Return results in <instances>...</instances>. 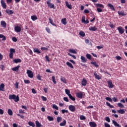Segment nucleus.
Segmentation results:
<instances>
[{
	"label": "nucleus",
	"mask_w": 127,
	"mask_h": 127,
	"mask_svg": "<svg viewBox=\"0 0 127 127\" xmlns=\"http://www.w3.org/2000/svg\"><path fill=\"white\" fill-rule=\"evenodd\" d=\"M9 99L14 100V102H17L19 101V97H18V96H16L15 94L9 95Z\"/></svg>",
	"instance_id": "obj_1"
},
{
	"label": "nucleus",
	"mask_w": 127,
	"mask_h": 127,
	"mask_svg": "<svg viewBox=\"0 0 127 127\" xmlns=\"http://www.w3.org/2000/svg\"><path fill=\"white\" fill-rule=\"evenodd\" d=\"M13 53H15V50L13 48L10 49V53L9 54L10 59H12V58H13Z\"/></svg>",
	"instance_id": "obj_2"
},
{
	"label": "nucleus",
	"mask_w": 127,
	"mask_h": 127,
	"mask_svg": "<svg viewBox=\"0 0 127 127\" xmlns=\"http://www.w3.org/2000/svg\"><path fill=\"white\" fill-rule=\"evenodd\" d=\"M51 0H48L47 1V4L48 5V7H50V8H53L54 9H55V6H54V4H52V3L51 2Z\"/></svg>",
	"instance_id": "obj_3"
},
{
	"label": "nucleus",
	"mask_w": 127,
	"mask_h": 127,
	"mask_svg": "<svg viewBox=\"0 0 127 127\" xmlns=\"http://www.w3.org/2000/svg\"><path fill=\"white\" fill-rule=\"evenodd\" d=\"M117 29L120 34H123V33L125 32V29H124L122 26L118 27Z\"/></svg>",
	"instance_id": "obj_4"
},
{
	"label": "nucleus",
	"mask_w": 127,
	"mask_h": 127,
	"mask_svg": "<svg viewBox=\"0 0 127 127\" xmlns=\"http://www.w3.org/2000/svg\"><path fill=\"white\" fill-rule=\"evenodd\" d=\"M27 74H28V76L29 77V78H32L33 77V72H32V71L29 69L27 70Z\"/></svg>",
	"instance_id": "obj_5"
},
{
	"label": "nucleus",
	"mask_w": 127,
	"mask_h": 127,
	"mask_svg": "<svg viewBox=\"0 0 127 127\" xmlns=\"http://www.w3.org/2000/svg\"><path fill=\"white\" fill-rule=\"evenodd\" d=\"M68 109L72 113H74L76 111V108L73 105H69L68 106Z\"/></svg>",
	"instance_id": "obj_6"
},
{
	"label": "nucleus",
	"mask_w": 127,
	"mask_h": 127,
	"mask_svg": "<svg viewBox=\"0 0 127 127\" xmlns=\"http://www.w3.org/2000/svg\"><path fill=\"white\" fill-rule=\"evenodd\" d=\"M107 83L108 84V87L109 89H113V88H114V84H113L112 80L108 81Z\"/></svg>",
	"instance_id": "obj_7"
},
{
	"label": "nucleus",
	"mask_w": 127,
	"mask_h": 127,
	"mask_svg": "<svg viewBox=\"0 0 127 127\" xmlns=\"http://www.w3.org/2000/svg\"><path fill=\"white\" fill-rule=\"evenodd\" d=\"M76 97L79 99H82L84 97V94L82 92H77L76 93Z\"/></svg>",
	"instance_id": "obj_8"
},
{
	"label": "nucleus",
	"mask_w": 127,
	"mask_h": 127,
	"mask_svg": "<svg viewBox=\"0 0 127 127\" xmlns=\"http://www.w3.org/2000/svg\"><path fill=\"white\" fill-rule=\"evenodd\" d=\"M0 3L1 4L2 7H3V8H4V9H5L6 8V4H5V2H4V0H1Z\"/></svg>",
	"instance_id": "obj_9"
},
{
	"label": "nucleus",
	"mask_w": 127,
	"mask_h": 127,
	"mask_svg": "<svg viewBox=\"0 0 127 127\" xmlns=\"http://www.w3.org/2000/svg\"><path fill=\"white\" fill-rule=\"evenodd\" d=\"M107 6H108V7H110L111 10H113V11H115V10H116V9H115V7H114V5L111 3H108L107 4Z\"/></svg>",
	"instance_id": "obj_10"
},
{
	"label": "nucleus",
	"mask_w": 127,
	"mask_h": 127,
	"mask_svg": "<svg viewBox=\"0 0 127 127\" xmlns=\"http://www.w3.org/2000/svg\"><path fill=\"white\" fill-rule=\"evenodd\" d=\"M112 123L113 124V125H114L115 127H122V126H121V125H120V124H119L117 122H116L115 120H113L112 121Z\"/></svg>",
	"instance_id": "obj_11"
},
{
	"label": "nucleus",
	"mask_w": 127,
	"mask_h": 127,
	"mask_svg": "<svg viewBox=\"0 0 127 127\" xmlns=\"http://www.w3.org/2000/svg\"><path fill=\"white\" fill-rule=\"evenodd\" d=\"M14 30L16 32H20V31H21V28L18 26H17L15 27Z\"/></svg>",
	"instance_id": "obj_12"
},
{
	"label": "nucleus",
	"mask_w": 127,
	"mask_h": 127,
	"mask_svg": "<svg viewBox=\"0 0 127 127\" xmlns=\"http://www.w3.org/2000/svg\"><path fill=\"white\" fill-rule=\"evenodd\" d=\"M33 52H34V53H37V54H40V53H41V52H40V51H39L38 48H33Z\"/></svg>",
	"instance_id": "obj_13"
},
{
	"label": "nucleus",
	"mask_w": 127,
	"mask_h": 127,
	"mask_svg": "<svg viewBox=\"0 0 127 127\" xmlns=\"http://www.w3.org/2000/svg\"><path fill=\"white\" fill-rule=\"evenodd\" d=\"M89 126L91 127H97V124L95 122H89Z\"/></svg>",
	"instance_id": "obj_14"
},
{
	"label": "nucleus",
	"mask_w": 127,
	"mask_h": 127,
	"mask_svg": "<svg viewBox=\"0 0 127 127\" xmlns=\"http://www.w3.org/2000/svg\"><path fill=\"white\" fill-rule=\"evenodd\" d=\"M96 7H100V8H104L105 6L103 5V4L101 3H96L95 4Z\"/></svg>",
	"instance_id": "obj_15"
},
{
	"label": "nucleus",
	"mask_w": 127,
	"mask_h": 127,
	"mask_svg": "<svg viewBox=\"0 0 127 127\" xmlns=\"http://www.w3.org/2000/svg\"><path fill=\"white\" fill-rule=\"evenodd\" d=\"M80 59H81L82 62H83V63H86L87 62V59H86V58H85L83 56H81Z\"/></svg>",
	"instance_id": "obj_16"
},
{
	"label": "nucleus",
	"mask_w": 127,
	"mask_h": 127,
	"mask_svg": "<svg viewBox=\"0 0 127 127\" xmlns=\"http://www.w3.org/2000/svg\"><path fill=\"white\" fill-rule=\"evenodd\" d=\"M0 91H2V92H4V84L1 83L0 85Z\"/></svg>",
	"instance_id": "obj_17"
},
{
	"label": "nucleus",
	"mask_w": 127,
	"mask_h": 127,
	"mask_svg": "<svg viewBox=\"0 0 127 127\" xmlns=\"http://www.w3.org/2000/svg\"><path fill=\"white\" fill-rule=\"evenodd\" d=\"M5 12L7 14L10 15L13 13V11L12 10L6 9Z\"/></svg>",
	"instance_id": "obj_18"
},
{
	"label": "nucleus",
	"mask_w": 127,
	"mask_h": 127,
	"mask_svg": "<svg viewBox=\"0 0 127 127\" xmlns=\"http://www.w3.org/2000/svg\"><path fill=\"white\" fill-rule=\"evenodd\" d=\"M117 112H118L119 114H121V115H124V114L126 113V111H125V109H120L119 110H118Z\"/></svg>",
	"instance_id": "obj_19"
},
{
	"label": "nucleus",
	"mask_w": 127,
	"mask_h": 127,
	"mask_svg": "<svg viewBox=\"0 0 127 127\" xmlns=\"http://www.w3.org/2000/svg\"><path fill=\"white\" fill-rule=\"evenodd\" d=\"M61 21L62 23L64 24V25H66L67 24V19L65 18L62 19Z\"/></svg>",
	"instance_id": "obj_20"
},
{
	"label": "nucleus",
	"mask_w": 127,
	"mask_h": 127,
	"mask_svg": "<svg viewBox=\"0 0 127 127\" xmlns=\"http://www.w3.org/2000/svg\"><path fill=\"white\" fill-rule=\"evenodd\" d=\"M65 5L69 9H72V5L69 4V2L67 1H65Z\"/></svg>",
	"instance_id": "obj_21"
},
{
	"label": "nucleus",
	"mask_w": 127,
	"mask_h": 127,
	"mask_svg": "<svg viewBox=\"0 0 127 127\" xmlns=\"http://www.w3.org/2000/svg\"><path fill=\"white\" fill-rule=\"evenodd\" d=\"M118 13L119 15H122V16H125L126 15H127V14L125 13L124 11L123 12V11H119L118 12Z\"/></svg>",
	"instance_id": "obj_22"
},
{
	"label": "nucleus",
	"mask_w": 127,
	"mask_h": 127,
	"mask_svg": "<svg viewBox=\"0 0 127 127\" xmlns=\"http://www.w3.org/2000/svg\"><path fill=\"white\" fill-rule=\"evenodd\" d=\"M94 76H95L96 79H97V80H100V79H101V76H100L99 75H98V74L97 73V72H95L94 73Z\"/></svg>",
	"instance_id": "obj_23"
},
{
	"label": "nucleus",
	"mask_w": 127,
	"mask_h": 127,
	"mask_svg": "<svg viewBox=\"0 0 127 127\" xmlns=\"http://www.w3.org/2000/svg\"><path fill=\"white\" fill-rule=\"evenodd\" d=\"M66 64L67 66H68V67H70V68H71L72 69H74V66H73L72 64H71L70 63L67 62L66 63Z\"/></svg>",
	"instance_id": "obj_24"
},
{
	"label": "nucleus",
	"mask_w": 127,
	"mask_h": 127,
	"mask_svg": "<svg viewBox=\"0 0 127 127\" xmlns=\"http://www.w3.org/2000/svg\"><path fill=\"white\" fill-rule=\"evenodd\" d=\"M0 24L2 27H6V23L4 21H1Z\"/></svg>",
	"instance_id": "obj_25"
},
{
	"label": "nucleus",
	"mask_w": 127,
	"mask_h": 127,
	"mask_svg": "<svg viewBox=\"0 0 127 127\" xmlns=\"http://www.w3.org/2000/svg\"><path fill=\"white\" fill-rule=\"evenodd\" d=\"M89 29L91 30V31H96L98 28L95 26L90 27Z\"/></svg>",
	"instance_id": "obj_26"
},
{
	"label": "nucleus",
	"mask_w": 127,
	"mask_h": 127,
	"mask_svg": "<svg viewBox=\"0 0 127 127\" xmlns=\"http://www.w3.org/2000/svg\"><path fill=\"white\" fill-rule=\"evenodd\" d=\"M20 68V65H17V66L15 67L12 68V71H16L17 70H18Z\"/></svg>",
	"instance_id": "obj_27"
},
{
	"label": "nucleus",
	"mask_w": 127,
	"mask_h": 127,
	"mask_svg": "<svg viewBox=\"0 0 127 127\" xmlns=\"http://www.w3.org/2000/svg\"><path fill=\"white\" fill-rule=\"evenodd\" d=\"M29 126H30V127H35V124H34V123L30 121L28 123Z\"/></svg>",
	"instance_id": "obj_28"
},
{
	"label": "nucleus",
	"mask_w": 127,
	"mask_h": 127,
	"mask_svg": "<svg viewBox=\"0 0 127 127\" xmlns=\"http://www.w3.org/2000/svg\"><path fill=\"white\" fill-rule=\"evenodd\" d=\"M31 18L32 19V20H33V21H35V20H37V16H36V15H32L31 16Z\"/></svg>",
	"instance_id": "obj_29"
},
{
	"label": "nucleus",
	"mask_w": 127,
	"mask_h": 127,
	"mask_svg": "<svg viewBox=\"0 0 127 127\" xmlns=\"http://www.w3.org/2000/svg\"><path fill=\"white\" fill-rule=\"evenodd\" d=\"M49 20L50 23H51L52 25H53L54 26H56V25L54 23V22H53V20H52L51 18H49Z\"/></svg>",
	"instance_id": "obj_30"
},
{
	"label": "nucleus",
	"mask_w": 127,
	"mask_h": 127,
	"mask_svg": "<svg viewBox=\"0 0 127 127\" xmlns=\"http://www.w3.org/2000/svg\"><path fill=\"white\" fill-rule=\"evenodd\" d=\"M0 38H2V40L3 41H5V40H6V37L2 34H0Z\"/></svg>",
	"instance_id": "obj_31"
},
{
	"label": "nucleus",
	"mask_w": 127,
	"mask_h": 127,
	"mask_svg": "<svg viewBox=\"0 0 127 127\" xmlns=\"http://www.w3.org/2000/svg\"><path fill=\"white\" fill-rule=\"evenodd\" d=\"M69 52H70V53H73V54H77V52L74 49H69Z\"/></svg>",
	"instance_id": "obj_32"
},
{
	"label": "nucleus",
	"mask_w": 127,
	"mask_h": 127,
	"mask_svg": "<svg viewBox=\"0 0 127 127\" xmlns=\"http://www.w3.org/2000/svg\"><path fill=\"white\" fill-rule=\"evenodd\" d=\"M82 86H86L87 85V80H82L81 81Z\"/></svg>",
	"instance_id": "obj_33"
},
{
	"label": "nucleus",
	"mask_w": 127,
	"mask_h": 127,
	"mask_svg": "<svg viewBox=\"0 0 127 127\" xmlns=\"http://www.w3.org/2000/svg\"><path fill=\"white\" fill-rule=\"evenodd\" d=\"M66 120H64L63 123L60 124V126L61 127H64V126H66Z\"/></svg>",
	"instance_id": "obj_34"
},
{
	"label": "nucleus",
	"mask_w": 127,
	"mask_h": 127,
	"mask_svg": "<svg viewBox=\"0 0 127 127\" xmlns=\"http://www.w3.org/2000/svg\"><path fill=\"white\" fill-rule=\"evenodd\" d=\"M90 63L92 65H94L95 67H99V65L96 62H91Z\"/></svg>",
	"instance_id": "obj_35"
},
{
	"label": "nucleus",
	"mask_w": 127,
	"mask_h": 127,
	"mask_svg": "<svg viewBox=\"0 0 127 127\" xmlns=\"http://www.w3.org/2000/svg\"><path fill=\"white\" fill-rule=\"evenodd\" d=\"M35 124L36 127H41V124H40V123H39V122L36 121Z\"/></svg>",
	"instance_id": "obj_36"
},
{
	"label": "nucleus",
	"mask_w": 127,
	"mask_h": 127,
	"mask_svg": "<svg viewBox=\"0 0 127 127\" xmlns=\"http://www.w3.org/2000/svg\"><path fill=\"white\" fill-rule=\"evenodd\" d=\"M13 61L16 64L21 63V60L20 59H15Z\"/></svg>",
	"instance_id": "obj_37"
},
{
	"label": "nucleus",
	"mask_w": 127,
	"mask_h": 127,
	"mask_svg": "<svg viewBox=\"0 0 127 127\" xmlns=\"http://www.w3.org/2000/svg\"><path fill=\"white\" fill-rule=\"evenodd\" d=\"M8 115H9V116H12V115H13V113L11 109L8 110Z\"/></svg>",
	"instance_id": "obj_38"
},
{
	"label": "nucleus",
	"mask_w": 127,
	"mask_h": 127,
	"mask_svg": "<svg viewBox=\"0 0 127 127\" xmlns=\"http://www.w3.org/2000/svg\"><path fill=\"white\" fill-rule=\"evenodd\" d=\"M79 119L81 121H85V120H86V117L84 116L83 115H81Z\"/></svg>",
	"instance_id": "obj_39"
},
{
	"label": "nucleus",
	"mask_w": 127,
	"mask_h": 127,
	"mask_svg": "<svg viewBox=\"0 0 127 127\" xmlns=\"http://www.w3.org/2000/svg\"><path fill=\"white\" fill-rule=\"evenodd\" d=\"M65 94L66 95H67V96H69V95H71V94H70V90L69 89H65Z\"/></svg>",
	"instance_id": "obj_40"
},
{
	"label": "nucleus",
	"mask_w": 127,
	"mask_h": 127,
	"mask_svg": "<svg viewBox=\"0 0 127 127\" xmlns=\"http://www.w3.org/2000/svg\"><path fill=\"white\" fill-rule=\"evenodd\" d=\"M118 106L119 108H122V109H124V108H125V106H124V105H123L122 103H118Z\"/></svg>",
	"instance_id": "obj_41"
},
{
	"label": "nucleus",
	"mask_w": 127,
	"mask_h": 127,
	"mask_svg": "<svg viewBox=\"0 0 127 127\" xmlns=\"http://www.w3.org/2000/svg\"><path fill=\"white\" fill-rule=\"evenodd\" d=\"M47 119L48 120H49V121H50V122L54 121V118H53L51 116H48L47 117Z\"/></svg>",
	"instance_id": "obj_42"
},
{
	"label": "nucleus",
	"mask_w": 127,
	"mask_h": 127,
	"mask_svg": "<svg viewBox=\"0 0 127 127\" xmlns=\"http://www.w3.org/2000/svg\"><path fill=\"white\" fill-rule=\"evenodd\" d=\"M68 97L69 99H70V100H72V101H76V99L74 97H73V96L71 94L68 95Z\"/></svg>",
	"instance_id": "obj_43"
},
{
	"label": "nucleus",
	"mask_w": 127,
	"mask_h": 127,
	"mask_svg": "<svg viewBox=\"0 0 127 127\" xmlns=\"http://www.w3.org/2000/svg\"><path fill=\"white\" fill-rule=\"evenodd\" d=\"M86 56V58H87V59H89V60H90V59H92V56H91V55L89 54H87Z\"/></svg>",
	"instance_id": "obj_44"
},
{
	"label": "nucleus",
	"mask_w": 127,
	"mask_h": 127,
	"mask_svg": "<svg viewBox=\"0 0 127 127\" xmlns=\"http://www.w3.org/2000/svg\"><path fill=\"white\" fill-rule=\"evenodd\" d=\"M79 35H80V36H82V37H84V36H85V34L84 32L80 31V32H79Z\"/></svg>",
	"instance_id": "obj_45"
},
{
	"label": "nucleus",
	"mask_w": 127,
	"mask_h": 127,
	"mask_svg": "<svg viewBox=\"0 0 127 127\" xmlns=\"http://www.w3.org/2000/svg\"><path fill=\"white\" fill-rule=\"evenodd\" d=\"M62 121V117H57V121L58 123H60V122Z\"/></svg>",
	"instance_id": "obj_46"
},
{
	"label": "nucleus",
	"mask_w": 127,
	"mask_h": 127,
	"mask_svg": "<svg viewBox=\"0 0 127 127\" xmlns=\"http://www.w3.org/2000/svg\"><path fill=\"white\" fill-rule=\"evenodd\" d=\"M5 68V66H4V65L3 64H1L0 65V68L1 69V70L2 71H3V70H4V68Z\"/></svg>",
	"instance_id": "obj_47"
},
{
	"label": "nucleus",
	"mask_w": 127,
	"mask_h": 127,
	"mask_svg": "<svg viewBox=\"0 0 127 127\" xmlns=\"http://www.w3.org/2000/svg\"><path fill=\"white\" fill-rule=\"evenodd\" d=\"M105 121H106V122H108V123H111V119H110V117H106L105 118Z\"/></svg>",
	"instance_id": "obj_48"
},
{
	"label": "nucleus",
	"mask_w": 127,
	"mask_h": 127,
	"mask_svg": "<svg viewBox=\"0 0 127 127\" xmlns=\"http://www.w3.org/2000/svg\"><path fill=\"white\" fill-rule=\"evenodd\" d=\"M106 100H107V101H109V102H113V99L110 97H106Z\"/></svg>",
	"instance_id": "obj_49"
},
{
	"label": "nucleus",
	"mask_w": 127,
	"mask_h": 127,
	"mask_svg": "<svg viewBox=\"0 0 127 127\" xmlns=\"http://www.w3.org/2000/svg\"><path fill=\"white\" fill-rule=\"evenodd\" d=\"M62 114H64V113H66V114H68L69 113V111L68 110H66L65 109H63L62 110Z\"/></svg>",
	"instance_id": "obj_50"
},
{
	"label": "nucleus",
	"mask_w": 127,
	"mask_h": 127,
	"mask_svg": "<svg viewBox=\"0 0 127 127\" xmlns=\"http://www.w3.org/2000/svg\"><path fill=\"white\" fill-rule=\"evenodd\" d=\"M86 21V18L85 17V16H83L82 17V22L83 23H85Z\"/></svg>",
	"instance_id": "obj_51"
},
{
	"label": "nucleus",
	"mask_w": 127,
	"mask_h": 127,
	"mask_svg": "<svg viewBox=\"0 0 127 127\" xmlns=\"http://www.w3.org/2000/svg\"><path fill=\"white\" fill-rule=\"evenodd\" d=\"M12 40L13 41V42H16V41H17V39L15 37H13L12 38Z\"/></svg>",
	"instance_id": "obj_52"
},
{
	"label": "nucleus",
	"mask_w": 127,
	"mask_h": 127,
	"mask_svg": "<svg viewBox=\"0 0 127 127\" xmlns=\"http://www.w3.org/2000/svg\"><path fill=\"white\" fill-rule=\"evenodd\" d=\"M68 56H71V57H73V59H76V56H75L74 55H72L70 53H68Z\"/></svg>",
	"instance_id": "obj_53"
},
{
	"label": "nucleus",
	"mask_w": 127,
	"mask_h": 127,
	"mask_svg": "<svg viewBox=\"0 0 127 127\" xmlns=\"http://www.w3.org/2000/svg\"><path fill=\"white\" fill-rule=\"evenodd\" d=\"M41 98L42 99V100L44 101V102H46V101H47V98L43 96H41Z\"/></svg>",
	"instance_id": "obj_54"
},
{
	"label": "nucleus",
	"mask_w": 127,
	"mask_h": 127,
	"mask_svg": "<svg viewBox=\"0 0 127 127\" xmlns=\"http://www.w3.org/2000/svg\"><path fill=\"white\" fill-rule=\"evenodd\" d=\"M45 59L46 60V61H47V62H50V60L49 59V57H48V56H46L45 57Z\"/></svg>",
	"instance_id": "obj_55"
},
{
	"label": "nucleus",
	"mask_w": 127,
	"mask_h": 127,
	"mask_svg": "<svg viewBox=\"0 0 127 127\" xmlns=\"http://www.w3.org/2000/svg\"><path fill=\"white\" fill-rule=\"evenodd\" d=\"M41 50L45 51L48 50V48H47L46 47H42V48H41Z\"/></svg>",
	"instance_id": "obj_56"
},
{
	"label": "nucleus",
	"mask_w": 127,
	"mask_h": 127,
	"mask_svg": "<svg viewBox=\"0 0 127 127\" xmlns=\"http://www.w3.org/2000/svg\"><path fill=\"white\" fill-rule=\"evenodd\" d=\"M104 126L105 127H111V126L107 123H104Z\"/></svg>",
	"instance_id": "obj_57"
},
{
	"label": "nucleus",
	"mask_w": 127,
	"mask_h": 127,
	"mask_svg": "<svg viewBox=\"0 0 127 127\" xmlns=\"http://www.w3.org/2000/svg\"><path fill=\"white\" fill-rule=\"evenodd\" d=\"M112 100L114 102H118V98H116V97H114L113 98H112Z\"/></svg>",
	"instance_id": "obj_58"
},
{
	"label": "nucleus",
	"mask_w": 127,
	"mask_h": 127,
	"mask_svg": "<svg viewBox=\"0 0 127 127\" xmlns=\"http://www.w3.org/2000/svg\"><path fill=\"white\" fill-rule=\"evenodd\" d=\"M19 83L17 82H16L15 84V87L16 88V89H18V84Z\"/></svg>",
	"instance_id": "obj_59"
},
{
	"label": "nucleus",
	"mask_w": 127,
	"mask_h": 127,
	"mask_svg": "<svg viewBox=\"0 0 127 127\" xmlns=\"http://www.w3.org/2000/svg\"><path fill=\"white\" fill-rule=\"evenodd\" d=\"M97 9L98 12H103V10L101 8H97Z\"/></svg>",
	"instance_id": "obj_60"
},
{
	"label": "nucleus",
	"mask_w": 127,
	"mask_h": 127,
	"mask_svg": "<svg viewBox=\"0 0 127 127\" xmlns=\"http://www.w3.org/2000/svg\"><path fill=\"white\" fill-rule=\"evenodd\" d=\"M115 58L117 60H121L122 59V57H121L120 56H116Z\"/></svg>",
	"instance_id": "obj_61"
},
{
	"label": "nucleus",
	"mask_w": 127,
	"mask_h": 127,
	"mask_svg": "<svg viewBox=\"0 0 127 127\" xmlns=\"http://www.w3.org/2000/svg\"><path fill=\"white\" fill-rule=\"evenodd\" d=\"M37 78L38 80H41V76L40 74H38L37 76Z\"/></svg>",
	"instance_id": "obj_62"
},
{
	"label": "nucleus",
	"mask_w": 127,
	"mask_h": 127,
	"mask_svg": "<svg viewBox=\"0 0 127 127\" xmlns=\"http://www.w3.org/2000/svg\"><path fill=\"white\" fill-rule=\"evenodd\" d=\"M46 30L48 32V33H50V29L48 27H46Z\"/></svg>",
	"instance_id": "obj_63"
},
{
	"label": "nucleus",
	"mask_w": 127,
	"mask_h": 127,
	"mask_svg": "<svg viewBox=\"0 0 127 127\" xmlns=\"http://www.w3.org/2000/svg\"><path fill=\"white\" fill-rule=\"evenodd\" d=\"M53 108L56 110H59V108L57 106V105H53Z\"/></svg>",
	"instance_id": "obj_64"
}]
</instances>
